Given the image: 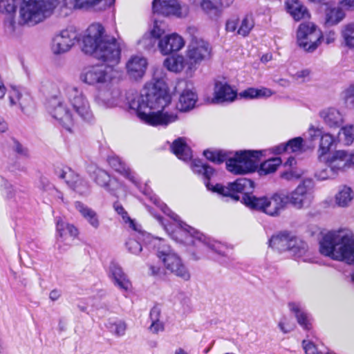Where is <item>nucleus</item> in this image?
<instances>
[{"mask_svg":"<svg viewBox=\"0 0 354 354\" xmlns=\"http://www.w3.org/2000/svg\"><path fill=\"white\" fill-rule=\"evenodd\" d=\"M171 102L167 84L158 80L146 88L144 93L136 95L130 101L129 106L142 122L153 127L167 126L178 120L176 111L167 110Z\"/></svg>","mask_w":354,"mask_h":354,"instance_id":"1","label":"nucleus"},{"mask_svg":"<svg viewBox=\"0 0 354 354\" xmlns=\"http://www.w3.org/2000/svg\"><path fill=\"white\" fill-rule=\"evenodd\" d=\"M84 2L95 10H103L111 6L115 0H24L20 14L24 22L39 24L57 7L71 11L82 8Z\"/></svg>","mask_w":354,"mask_h":354,"instance_id":"2","label":"nucleus"},{"mask_svg":"<svg viewBox=\"0 0 354 354\" xmlns=\"http://www.w3.org/2000/svg\"><path fill=\"white\" fill-rule=\"evenodd\" d=\"M82 50L93 55L107 66H115L121 58L120 42L114 37L106 33L100 23H93L86 30L82 39Z\"/></svg>","mask_w":354,"mask_h":354,"instance_id":"3","label":"nucleus"},{"mask_svg":"<svg viewBox=\"0 0 354 354\" xmlns=\"http://www.w3.org/2000/svg\"><path fill=\"white\" fill-rule=\"evenodd\" d=\"M320 253L330 259L354 264V234L347 228L326 233L319 241Z\"/></svg>","mask_w":354,"mask_h":354,"instance_id":"4","label":"nucleus"},{"mask_svg":"<svg viewBox=\"0 0 354 354\" xmlns=\"http://www.w3.org/2000/svg\"><path fill=\"white\" fill-rule=\"evenodd\" d=\"M230 153L223 150L207 149L203 155L211 162L216 164L226 161L227 169L234 174H244L252 172L255 169L261 154L259 150H245L236 152L234 157H230Z\"/></svg>","mask_w":354,"mask_h":354,"instance_id":"5","label":"nucleus"},{"mask_svg":"<svg viewBox=\"0 0 354 354\" xmlns=\"http://www.w3.org/2000/svg\"><path fill=\"white\" fill-rule=\"evenodd\" d=\"M153 203L157 205L165 214L168 215L171 218L176 221L178 226V233L185 238L180 239V241L184 242L186 244L196 245V241L204 244L207 246L212 251L224 255L225 253L226 246L219 242L211 240L209 238L205 236L204 234L198 232L197 230L188 225L183 222L180 217L173 212L165 203L161 202L156 196L151 198Z\"/></svg>","mask_w":354,"mask_h":354,"instance_id":"6","label":"nucleus"},{"mask_svg":"<svg viewBox=\"0 0 354 354\" xmlns=\"http://www.w3.org/2000/svg\"><path fill=\"white\" fill-rule=\"evenodd\" d=\"M248 207L263 212L270 216H278L287 207L288 197L283 192H276L271 196L257 197L247 195L243 198Z\"/></svg>","mask_w":354,"mask_h":354,"instance_id":"7","label":"nucleus"},{"mask_svg":"<svg viewBox=\"0 0 354 354\" xmlns=\"http://www.w3.org/2000/svg\"><path fill=\"white\" fill-rule=\"evenodd\" d=\"M122 78V71L116 66L95 64L84 68L80 79L84 84L101 88L104 84L118 83Z\"/></svg>","mask_w":354,"mask_h":354,"instance_id":"8","label":"nucleus"},{"mask_svg":"<svg viewBox=\"0 0 354 354\" xmlns=\"http://www.w3.org/2000/svg\"><path fill=\"white\" fill-rule=\"evenodd\" d=\"M153 243L157 248V257L162 262L167 271L185 281L191 279L189 269L165 240L155 238L153 240Z\"/></svg>","mask_w":354,"mask_h":354,"instance_id":"9","label":"nucleus"},{"mask_svg":"<svg viewBox=\"0 0 354 354\" xmlns=\"http://www.w3.org/2000/svg\"><path fill=\"white\" fill-rule=\"evenodd\" d=\"M64 95L77 115L84 121L93 120L94 115L90 102L82 89L69 84H62V96Z\"/></svg>","mask_w":354,"mask_h":354,"instance_id":"10","label":"nucleus"},{"mask_svg":"<svg viewBox=\"0 0 354 354\" xmlns=\"http://www.w3.org/2000/svg\"><path fill=\"white\" fill-rule=\"evenodd\" d=\"M269 244L271 248L279 252L289 251L297 258L304 257L308 249L306 242L287 232L272 236Z\"/></svg>","mask_w":354,"mask_h":354,"instance_id":"11","label":"nucleus"},{"mask_svg":"<svg viewBox=\"0 0 354 354\" xmlns=\"http://www.w3.org/2000/svg\"><path fill=\"white\" fill-rule=\"evenodd\" d=\"M297 44L308 53L314 52L323 40L322 30L313 22L301 23L298 26Z\"/></svg>","mask_w":354,"mask_h":354,"instance_id":"12","label":"nucleus"},{"mask_svg":"<svg viewBox=\"0 0 354 354\" xmlns=\"http://www.w3.org/2000/svg\"><path fill=\"white\" fill-rule=\"evenodd\" d=\"M66 97L62 96V86L59 95L51 97L48 101V108L52 116L56 119L66 130L71 131L75 123L73 112L65 102Z\"/></svg>","mask_w":354,"mask_h":354,"instance_id":"13","label":"nucleus"},{"mask_svg":"<svg viewBox=\"0 0 354 354\" xmlns=\"http://www.w3.org/2000/svg\"><path fill=\"white\" fill-rule=\"evenodd\" d=\"M206 187L208 189L214 192H217L223 196L231 198L232 201H237L240 198L238 193L244 194L242 198L247 195H251L250 193L254 188V183L250 179L240 178L236 181L230 183L227 187L223 186L220 184H216L213 186L208 182L206 183ZM242 203H243V201Z\"/></svg>","mask_w":354,"mask_h":354,"instance_id":"14","label":"nucleus"},{"mask_svg":"<svg viewBox=\"0 0 354 354\" xmlns=\"http://www.w3.org/2000/svg\"><path fill=\"white\" fill-rule=\"evenodd\" d=\"M211 56L212 47L207 41L201 38H192L186 51L188 69L192 71L196 65L209 59Z\"/></svg>","mask_w":354,"mask_h":354,"instance_id":"15","label":"nucleus"},{"mask_svg":"<svg viewBox=\"0 0 354 354\" xmlns=\"http://www.w3.org/2000/svg\"><path fill=\"white\" fill-rule=\"evenodd\" d=\"M313 189L314 183L311 179L303 180L294 191L287 194L288 203L297 209L309 206L314 198Z\"/></svg>","mask_w":354,"mask_h":354,"instance_id":"16","label":"nucleus"},{"mask_svg":"<svg viewBox=\"0 0 354 354\" xmlns=\"http://www.w3.org/2000/svg\"><path fill=\"white\" fill-rule=\"evenodd\" d=\"M80 36L73 27H69L56 34L51 44V50L55 55L68 52L78 41Z\"/></svg>","mask_w":354,"mask_h":354,"instance_id":"17","label":"nucleus"},{"mask_svg":"<svg viewBox=\"0 0 354 354\" xmlns=\"http://www.w3.org/2000/svg\"><path fill=\"white\" fill-rule=\"evenodd\" d=\"M118 83L104 84L94 97L95 102L102 108H112L116 106L121 97V91Z\"/></svg>","mask_w":354,"mask_h":354,"instance_id":"18","label":"nucleus"},{"mask_svg":"<svg viewBox=\"0 0 354 354\" xmlns=\"http://www.w3.org/2000/svg\"><path fill=\"white\" fill-rule=\"evenodd\" d=\"M57 175L80 195L85 196L90 193L91 187L88 182L71 169H59L57 171Z\"/></svg>","mask_w":354,"mask_h":354,"instance_id":"19","label":"nucleus"},{"mask_svg":"<svg viewBox=\"0 0 354 354\" xmlns=\"http://www.w3.org/2000/svg\"><path fill=\"white\" fill-rule=\"evenodd\" d=\"M152 8L154 12L165 16L185 17L187 8L181 6L177 0H153Z\"/></svg>","mask_w":354,"mask_h":354,"instance_id":"20","label":"nucleus"},{"mask_svg":"<svg viewBox=\"0 0 354 354\" xmlns=\"http://www.w3.org/2000/svg\"><path fill=\"white\" fill-rule=\"evenodd\" d=\"M351 152L336 150L325 157L322 162L338 174L351 167Z\"/></svg>","mask_w":354,"mask_h":354,"instance_id":"21","label":"nucleus"},{"mask_svg":"<svg viewBox=\"0 0 354 354\" xmlns=\"http://www.w3.org/2000/svg\"><path fill=\"white\" fill-rule=\"evenodd\" d=\"M148 66L147 58L140 55L131 56L126 62L127 74L133 80H138L143 77Z\"/></svg>","mask_w":354,"mask_h":354,"instance_id":"22","label":"nucleus"},{"mask_svg":"<svg viewBox=\"0 0 354 354\" xmlns=\"http://www.w3.org/2000/svg\"><path fill=\"white\" fill-rule=\"evenodd\" d=\"M185 44L183 38L180 35L171 33L160 39L158 46L161 54L167 55L180 50Z\"/></svg>","mask_w":354,"mask_h":354,"instance_id":"23","label":"nucleus"},{"mask_svg":"<svg viewBox=\"0 0 354 354\" xmlns=\"http://www.w3.org/2000/svg\"><path fill=\"white\" fill-rule=\"evenodd\" d=\"M319 115L322 119L323 122L330 129L339 128L344 122L343 113L339 109L334 107H328L322 109L319 112Z\"/></svg>","mask_w":354,"mask_h":354,"instance_id":"24","label":"nucleus"},{"mask_svg":"<svg viewBox=\"0 0 354 354\" xmlns=\"http://www.w3.org/2000/svg\"><path fill=\"white\" fill-rule=\"evenodd\" d=\"M236 97V92L227 83L217 82L214 90L213 103L232 102Z\"/></svg>","mask_w":354,"mask_h":354,"instance_id":"25","label":"nucleus"},{"mask_svg":"<svg viewBox=\"0 0 354 354\" xmlns=\"http://www.w3.org/2000/svg\"><path fill=\"white\" fill-rule=\"evenodd\" d=\"M198 5L202 12L212 20L218 19L223 13L221 0H198Z\"/></svg>","mask_w":354,"mask_h":354,"instance_id":"26","label":"nucleus"},{"mask_svg":"<svg viewBox=\"0 0 354 354\" xmlns=\"http://www.w3.org/2000/svg\"><path fill=\"white\" fill-rule=\"evenodd\" d=\"M109 277L113 279L114 284L120 290L128 291L131 288V283L123 272L120 266L112 263L109 266Z\"/></svg>","mask_w":354,"mask_h":354,"instance_id":"27","label":"nucleus"},{"mask_svg":"<svg viewBox=\"0 0 354 354\" xmlns=\"http://www.w3.org/2000/svg\"><path fill=\"white\" fill-rule=\"evenodd\" d=\"M108 161L110 166L117 172L122 174L124 178L128 179L136 186H138L139 181L136 174L132 171L124 162L122 161L120 158L118 156H111L109 158Z\"/></svg>","mask_w":354,"mask_h":354,"instance_id":"28","label":"nucleus"},{"mask_svg":"<svg viewBox=\"0 0 354 354\" xmlns=\"http://www.w3.org/2000/svg\"><path fill=\"white\" fill-rule=\"evenodd\" d=\"M8 97L10 105H18L24 113H26V109L32 103L31 97L28 94H22L15 86L11 87Z\"/></svg>","mask_w":354,"mask_h":354,"instance_id":"29","label":"nucleus"},{"mask_svg":"<svg viewBox=\"0 0 354 354\" xmlns=\"http://www.w3.org/2000/svg\"><path fill=\"white\" fill-rule=\"evenodd\" d=\"M75 207L93 229L100 227V221L95 210L80 201L75 203Z\"/></svg>","mask_w":354,"mask_h":354,"instance_id":"30","label":"nucleus"},{"mask_svg":"<svg viewBox=\"0 0 354 354\" xmlns=\"http://www.w3.org/2000/svg\"><path fill=\"white\" fill-rule=\"evenodd\" d=\"M196 93L191 88H185L180 95L176 108L180 111H189L194 109L197 102Z\"/></svg>","mask_w":354,"mask_h":354,"instance_id":"31","label":"nucleus"},{"mask_svg":"<svg viewBox=\"0 0 354 354\" xmlns=\"http://www.w3.org/2000/svg\"><path fill=\"white\" fill-rule=\"evenodd\" d=\"M286 8L287 12L296 21L310 17L307 8L299 0H286Z\"/></svg>","mask_w":354,"mask_h":354,"instance_id":"32","label":"nucleus"},{"mask_svg":"<svg viewBox=\"0 0 354 354\" xmlns=\"http://www.w3.org/2000/svg\"><path fill=\"white\" fill-rule=\"evenodd\" d=\"M56 230L58 241H64L68 238L74 239L78 234V230L73 225L66 223L61 218L57 219Z\"/></svg>","mask_w":354,"mask_h":354,"instance_id":"33","label":"nucleus"},{"mask_svg":"<svg viewBox=\"0 0 354 354\" xmlns=\"http://www.w3.org/2000/svg\"><path fill=\"white\" fill-rule=\"evenodd\" d=\"M289 309L295 313L298 324L305 330L311 328V319L310 315L305 312L299 304L290 303Z\"/></svg>","mask_w":354,"mask_h":354,"instance_id":"34","label":"nucleus"},{"mask_svg":"<svg viewBox=\"0 0 354 354\" xmlns=\"http://www.w3.org/2000/svg\"><path fill=\"white\" fill-rule=\"evenodd\" d=\"M335 142V138L329 133H324L319 139V147L317 151V158L322 161L325 157L328 156L332 146Z\"/></svg>","mask_w":354,"mask_h":354,"instance_id":"35","label":"nucleus"},{"mask_svg":"<svg viewBox=\"0 0 354 354\" xmlns=\"http://www.w3.org/2000/svg\"><path fill=\"white\" fill-rule=\"evenodd\" d=\"M173 153L180 160L187 161L192 157V151L183 138L174 141L171 147Z\"/></svg>","mask_w":354,"mask_h":354,"instance_id":"36","label":"nucleus"},{"mask_svg":"<svg viewBox=\"0 0 354 354\" xmlns=\"http://www.w3.org/2000/svg\"><path fill=\"white\" fill-rule=\"evenodd\" d=\"M261 151V154L259 157L258 162H259L260 158L262 156L263 151ZM281 162H282V161H281V158H273L268 159V160L264 161L263 162H262L260 165L259 167H258L259 162H257V167L255 168V169L253 171H254L255 170H257V172L260 176H266V175H268L270 174H272L276 171L278 167L281 164Z\"/></svg>","mask_w":354,"mask_h":354,"instance_id":"37","label":"nucleus"},{"mask_svg":"<svg viewBox=\"0 0 354 354\" xmlns=\"http://www.w3.org/2000/svg\"><path fill=\"white\" fill-rule=\"evenodd\" d=\"M149 318L151 323L149 329L152 333L157 334L164 330L165 325L161 320V309L159 306H155L151 308Z\"/></svg>","mask_w":354,"mask_h":354,"instance_id":"38","label":"nucleus"},{"mask_svg":"<svg viewBox=\"0 0 354 354\" xmlns=\"http://www.w3.org/2000/svg\"><path fill=\"white\" fill-rule=\"evenodd\" d=\"M303 146V138L301 137L295 138L286 143L281 144L274 148L275 153H281L284 151L297 152L301 150Z\"/></svg>","mask_w":354,"mask_h":354,"instance_id":"39","label":"nucleus"},{"mask_svg":"<svg viewBox=\"0 0 354 354\" xmlns=\"http://www.w3.org/2000/svg\"><path fill=\"white\" fill-rule=\"evenodd\" d=\"M185 58L183 55H176L166 58L163 62L164 66L174 73L181 72L185 66Z\"/></svg>","mask_w":354,"mask_h":354,"instance_id":"40","label":"nucleus"},{"mask_svg":"<svg viewBox=\"0 0 354 354\" xmlns=\"http://www.w3.org/2000/svg\"><path fill=\"white\" fill-rule=\"evenodd\" d=\"M342 44L351 50H354V22L344 25L341 30Z\"/></svg>","mask_w":354,"mask_h":354,"instance_id":"41","label":"nucleus"},{"mask_svg":"<svg viewBox=\"0 0 354 354\" xmlns=\"http://www.w3.org/2000/svg\"><path fill=\"white\" fill-rule=\"evenodd\" d=\"M353 196L354 194L351 187L342 186L335 195V203L339 207H346L351 202Z\"/></svg>","mask_w":354,"mask_h":354,"instance_id":"42","label":"nucleus"},{"mask_svg":"<svg viewBox=\"0 0 354 354\" xmlns=\"http://www.w3.org/2000/svg\"><path fill=\"white\" fill-rule=\"evenodd\" d=\"M191 167L194 172L202 174L207 180V181L205 182V184L207 182L209 183V180L215 172L212 167L203 163L201 160L193 161Z\"/></svg>","mask_w":354,"mask_h":354,"instance_id":"43","label":"nucleus"},{"mask_svg":"<svg viewBox=\"0 0 354 354\" xmlns=\"http://www.w3.org/2000/svg\"><path fill=\"white\" fill-rule=\"evenodd\" d=\"M344 14L339 8H329L326 12V23L329 26L338 24L343 19Z\"/></svg>","mask_w":354,"mask_h":354,"instance_id":"44","label":"nucleus"},{"mask_svg":"<svg viewBox=\"0 0 354 354\" xmlns=\"http://www.w3.org/2000/svg\"><path fill=\"white\" fill-rule=\"evenodd\" d=\"M94 174V180L96 183L107 190L111 191L109 186L112 183L111 182L109 175L105 171L98 168L95 170Z\"/></svg>","mask_w":354,"mask_h":354,"instance_id":"45","label":"nucleus"},{"mask_svg":"<svg viewBox=\"0 0 354 354\" xmlns=\"http://www.w3.org/2000/svg\"><path fill=\"white\" fill-rule=\"evenodd\" d=\"M254 26L253 18L251 15L245 16L237 29V34L242 36H248Z\"/></svg>","mask_w":354,"mask_h":354,"instance_id":"46","label":"nucleus"},{"mask_svg":"<svg viewBox=\"0 0 354 354\" xmlns=\"http://www.w3.org/2000/svg\"><path fill=\"white\" fill-rule=\"evenodd\" d=\"M113 208H114L115 211L122 216L124 222L125 223L129 224V227H131L134 231L140 230L138 226L136 225L134 220L131 219L129 216L127 212L125 211V209H124V207H122V205L121 204H120L118 202L115 203L113 204Z\"/></svg>","mask_w":354,"mask_h":354,"instance_id":"47","label":"nucleus"},{"mask_svg":"<svg viewBox=\"0 0 354 354\" xmlns=\"http://www.w3.org/2000/svg\"><path fill=\"white\" fill-rule=\"evenodd\" d=\"M337 175L330 167L325 165V167L319 169L315 173V177L320 180L335 178Z\"/></svg>","mask_w":354,"mask_h":354,"instance_id":"48","label":"nucleus"},{"mask_svg":"<svg viewBox=\"0 0 354 354\" xmlns=\"http://www.w3.org/2000/svg\"><path fill=\"white\" fill-rule=\"evenodd\" d=\"M277 326L280 331L283 334L289 333L295 328L294 323L290 317L286 316H283L280 318Z\"/></svg>","mask_w":354,"mask_h":354,"instance_id":"49","label":"nucleus"},{"mask_svg":"<svg viewBox=\"0 0 354 354\" xmlns=\"http://www.w3.org/2000/svg\"><path fill=\"white\" fill-rule=\"evenodd\" d=\"M340 133L344 136L343 140L345 144L349 145L354 143V124H349L343 127Z\"/></svg>","mask_w":354,"mask_h":354,"instance_id":"50","label":"nucleus"},{"mask_svg":"<svg viewBox=\"0 0 354 354\" xmlns=\"http://www.w3.org/2000/svg\"><path fill=\"white\" fill-rule=\"evenodd\" d=\"M1 192L2 195L7 198H13L15 194L12 185L3 178L1 181Z\"/></svg>","mask_w":354,"mask_h":354,"instance_id":"51","label":"nucleus"},{"mask_svg":"<svg viewBox=\"0 0 354 354\" xmlns=\"http://www.w3.org/2000/svg\"><path fill=\"white\" fill-rule=\"evenodd\" d=\"M109 328L110 330L118 336H122L126 331V324L124 322L120 321L117 322L109 323Z\"/></svg>","mask_w":354,"mask_h":354,"instance_id":"52","label":"nucleus"},{"mask_svg":"<svg viewBox=\"0 0 354 354\" xmlns=\"http://www.w3.org/2000/svg\"><path fill=\"white\" fill-rule=\"evenodd\" d=\"M156 39L152 36L149 32H147L143 35L142 39L140 40V44L145 48L149 49L154 46Z\"/></svg>","mask_w":354,"mask_h":354,"instance_id":"53","label":"nucleus"},{"mask_svg":"<svg viewBox=\"0 0 354 354\" xmlns=\"http://www.w3.org/2000/svg\"><path fill=\"white\" fill-rule=\"evenodd\" d=\"M15 10V0H0V13H11Z\"/></svg>","mask_w":354,"mask_h":354,"instance_id":"54","label":"nucleus"},{"mask_svg":"<svg viewBox=\"0 0 354 354\" xmlns=\"http://www.w3.org/2000/svg\"><path fill=\"white\" fill-rule=\"evenodd\" d=\"M127 248L132 254H138L142 251V246L140 243L134 240V239H129L126 243Z\"/></svg>","mask_w":354,"mask_h":354,"instance_id":"55","label":"nucleus"},{"mask_svg":"<svg viewBox=\"0 0 354 354\" xmlns=\"http://www.w3.org/2000/svg\"><path fill=\"white\" fill-rule=\"evenodd\" d=\"M302 346L306 354H322L317 351L316 346L308 340H303Z\"/></svg>","mask_w":354,"mask_h":354,"instance_id":"56","label":"nucleus"},{"mask_svg":"<svg viewBox=\"0 0 354 354\" xmlns=\"http://www.w3.org/2000/svg\"><path fill=\"white\" fill-rule=\"evenodd\" d=\"M149 32L156 39H161L160 37L164 34L165 30L161 28L160 24H159L157 21H155L153 28Z\"/></svg>","mask_w":354,"mask_h":354,"instance_id":"57","label":"nucleus"},{"mask_svg":"<svg viewBox=\"0 0 354 354\" xmlns=\"http://www.w3.org/2000/svg\"><path fill=\"white\" fill-rule=\"evenodd\" d=\"M308 136L311 140H314L317 138H321L322 135L324 133L322 131V129L310 126L308 131Z\"/></svg>","mask_w":354,"mask_h":354,"instance_id":"58","label":"nucleus"},{"mask_svg":"<svg viewBox=\"0 0 354 354\" xmlns=\"http://www.w3.org/2000/svg\"><path fill=\"white\" fill-rule=\"evenodd\" d=\"M257 98L269 97L274 93L271 89L265 87L257 88Z\"/></svg>","mask_w":354,"mask_h":354,"instance_id":"59","label":"nucleus"},{"mask_svg":"<svg viewBox=\"0 0 354 354\" xmlns=\"http://www.w3.org/2000/svg\"><path fill=\"white\" fill-rule=\"evenodd\" d=\"M257 88H249L240 93V95L243 97L254 99L257 98Z\"/></svg>","mask_w":354,"mask_h":354,"instance_id":"60","label":"nucleus"},{"mask_svg":"<svg viewBox=\"0 0 354 354\" xmlns=\"http://www.w3.org/2000/svg\"><path fill=\"white\" fill-rule=\"evenodd\" d=\"M149 274L153 277H160L163 274V271L161 269L160 267L154 266V265H150L149 266Z\"/></svg>","mask_w":354,"mask_h":354,"instance_id":"61","label":"nucleus"},{"mask_svg":"<svg viewBox=\"0 0 354 354\" xmlns=\"http://www.w3.org/2000/svg\"><path fill=\"white\" fill-rule=\"evenodd\" d=\"M238 26V21L235 19H231L226 21L225 30L227 32H234L236 30Z\"/></svg>","mask_w":354,"mask_h":354,"instance_id":"62","label":"nucleus"},{"mask_svg":"<svg viewBox=\"0 0 354 354\" xmlns=\"http://www.w3.org/2000/svg\"><path fill=\"white\" fill-rule=\"evenodd\" d=\"M295 76L297 80H300L301 81L304 82L309 79L310 71L307 69L298 71Z\"/></svg>","mask_w":354,"mask_h":354,"instance_id":"63","label":"nucleus"},{"mask_svg":"<svg viewBox=\"0 0 354 354\" xmlns=\"http://www.w3.org/2000/svg\"><path fill=\"white\" fill-rule=\"evenodd\" d=\"M13 149L19 154L26 155L27 153V150L17 141L14 142Z\"/></svg>","mask_w":354,"mask_h":354,"instance_id":"64","label":"nucleus"}]
</instances>
